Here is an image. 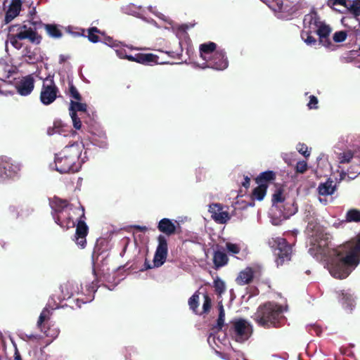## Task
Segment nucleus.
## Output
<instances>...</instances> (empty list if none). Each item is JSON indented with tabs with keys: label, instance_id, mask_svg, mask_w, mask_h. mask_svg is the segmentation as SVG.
I'll return each instance as SVG.
<instances>
[{
	"label": "nucleus",
	"instance_id": "20e7f679",
	"mask_svg": "<svg viewBox=\"0 0 360 360\" xmlns=\"http://www.w3.org/2000/svg\"><path fill=\"white\" fill-rule=\"evenodd\" d=\"M200 58L204 61L196 64L200 68H212L216 70H224L229 66V60L224 50L217 49V44L210 41L199 46Z\"/></svg>",
	"mask_w": 360,
	"mask_h": 360
},
{
	"label": "nucleus",
	"instance_id": "423d86ee",
	"mask_svg": "<svg viewBox=\"0 0 360 360\" xmlns=\"http://www.w3.org/2000/svg\"><path fill=\"white\" fill-rule=\"evenodd\" d=\"M338 162L339 165H349L346 172L342 171L341 179H343L345 176L350 179H354L360 174V153L356 154L350 149L345 150L338 154ZM339 167H341L340 165Z\"/></svg>",
	"mask_w": 360,
	"mask_h": 360
},
{
	"label": "nucleus",
	"instance_id": "4468645a",
	"mask_svg": "<svg viewBox=\"0 0 360 360\" xmlns=\"http://www.w3.org/2000/svg\"><path fill=\"white\" fill-rule=\"evenodd\" d=\"M158 244L153 258L154 267L161 266L165 262L168 253L167 240L166 237L163 235H160L158 237Z\"/></svg>",
	"mask_w": 360,
	"mask_h": 360
},
{
	"label": "nucleus",
	"instance_id": "a211bd4d",
	"mask_svg": "<svg viewBox=\"0 0 360 360\" xmlns=\"http://www.w3.org/2000/svg\"><path fill=\"white\" fill-rule=\"evenodd\" d=\"M17 31L16 35L21 40L27 39L32 43L39 44L40 42V37L30 27L27 25L19 26Z\"/></svg>",
	"mask_w": 360,
	"mask_h": 360
},
{
	"label": "nucleus",
	"instance_id": "052dcab7",
	"mask_svg": "<svg viewBox=\"0 0 360 360\" xmlns=\"http://www.w3.org/2000/svg\"><path fill=\"white\" fill-rule=\"evenodd\" d=\"M319 200L321 203H322L323 205H326L327 204V200L326 198L320 197L319 198Z\"/></svg>",
	"mask_w": 360,
	"mask_h": 360
},
{
	"label": "nucleus",
	"instance_id": "774afa93",
	"mask_svg": "<svg viewBox=\"0 0 360 360\" xmlns=\"http://www.w3.org/2000/svg\"><path fill=\"white\" fill-rule=\"evenodd\" d=\"M15 360H21L19 356L15 357Z\"/></svg>",
	"mask_w": 360,
	"mask_h": 360
},
{
	"label": "nucleus",
	"instance_id": "c85d7f7f",
	"mask_svg": "<svg viewBox=\"0 0 360 360\" xmlns=\"http://www.w3.org/2000/svg\"><path fill=\"white\" fill-rule=\"evenodd\" d=\"M44 29L46 31L48 35L52 38L59 39L62 37V32L56 25H44Z\"/></svg>",
	"mask_w": 360,
	"mask_h": 360
},
{
	"label": "nucleus",
	"instance_id": "7c9ffc66",
	"mask_svg": "<svg viewBox=\"0 0 360 360\" xmlns=\"http://www.w3.org/2000/svg\"><path fill=\"white\" fill-rule=\"evenodd\" d=\"M218 309H219V316L217 320V323L214 326V328H216L218 330H220L222 329L223 326H224V321H225V311H224V306L221 302L219 303Z\"/></svg>",
	"mask_w": 360,
	"mask_h": 360
},
{
	"label": "nucleus",
	"instance_id": "f03ea898",
	"mask_svg": "<svg viewBox=\"0 0 360 360\" xmlns=\"http://www.w3.org/2000/svg\"><path fill=\"white\" fill-rule=\"evenodd\" d=\"M52 209V216L55 222L61 228L69 229L75 226L74 217L80 215L76 226L75 240L78 246L84 248L86 245V237L88 233V226L82 218L84 217V210L82 207H73L66 200L54 197L50 201Z\"/></svg>",
	"mask_w": 360,
	"mask_h": 360
},
{
	"label": "nucleus",
	"instance_id": "58836bf2",
	"mask_svg": "<svg viewBox=\"0 0 360 360\" xmlns=\"http://www.w3.org/2000/svg\"><path fill=\"white\" fill-rule=\"evenodd\" d=\"M203 300L202 311L200 314H207L210 311L212 306V300L207 295H204Z\"/></svg>",
	"mask_w": 360,
	"mask_h": 360
},
{
	"label": "nucleus",
	"instance_id": "473e14b6",
	"mask_svg": "<svg viewBox=\"0 0 360 360\" xmlns=\"http://www.w3.org/2000/svg\"><path fill=\"white\" fill-rule=\"evenodd\" d=\"M313 32L309 30H303L301 33L302 39L308 46H314L316 44V39L311 35Z\"/></svg>",
	"mask_w": 360,
	"mask_h": 360
},
{
	"label": "nucleus",
	"instance_id": "bf43d9fd",
	"mask_svg": "<svg viewBox=\"0 0 360 360\" xmlns=\"http://www.w3.org/2000/svg\"><path fill=\"white\" fill-rule=\"evenodd\" d=\"M243 186L248 187L250 185V179L247 176L245 179V182L243 184Z\"/></svg>",
	"mask_w": 360,
	"mask_h": 360
},
{
	"label": "nucleus",
	"instance_id": "8fccbe9b",
	"mask_svg": "<svg viewBox=\"0 0 360 360\" xmlns=\"http://www.w3.org/2000/svg\"><path fill=\"white\" fill-rule=\"evenodd\" d=\"M318 103V98L315 96L312 95L309 96V101L307 103V107L309 108V109H317Z\"/></svg>",
	"mask_w": 360,
	"mask_h": 360
},
{
	"label": "nucleus",
	"instance_id": "680f3d73",
	"mask_svg": "<svg viewBox=\"0 0 360 360\" xmlns=\"http://www.w3.org/2000/svg\"><path fill=\"white\" fill-rule=\"evenodd\" d=\"M6 0H0V11L4 8Z\"/></svg>",
	"mask_w": 360,
	"mask_h": 360
},
{
	"label": "nucleus",
	"instance_id": "3c124183",
	"mask_svg": "<svg viewBox=\"0 0 360 360\" xmlns=\"http://www.w3.org/2000/svg\"><path fill=\"white\" fill-rule=\"evenodd\" d=\"M214 287L219 294L223 293L225 290V284L221 280L214 281Z\"/></svg>",
	"mask_w": 360,
	"mask_h": 360
},
{
	"label": "nucleus",
	"instance_id": "1a4fd4ad",
	"mask_svg": "<svg viewBox=\"0 0 360 360\" xmlns=\"http://www.w3.org/2000/svg\"><path fill=\"white\" fill-rule=\"evenodd\" d=\"M252 326L243 319H235L231 321L230 334L232 338L238 342L247 341L252 334Z\"/></svg>",
	"mask_w": 360,
	"mask_h": 360
},
{
	"label": "nucleus",
	"instance_id": "a19ab883",
	"mask_svg": "<svg viewBox=\"0 0 360 360\" xmlns=\"http://www.w3.org/2000/svg\"><path fill=\"white\" fill-rule=\"evenodd\" d=\"M347 37V34L345 31L335 32L333 35V39L336 43L343 42Z\"/></svg>",
	"mask_w": 360,
	"mask_h": 360
},
{
	"label": "nucleus",
	"instance_id": "dca6fc26",
	"mask_svg": "<svg viewBox=\"0 0 360 360\" xmlns=\"http://www.w3.org/2000/svg\"><path fill=\"white\" fill-rule=\"evenodd\" d=\"M332 32V28L329 25H327L325 21L321 20L316 29L314 31L319 36V43L324 47L333 50L334 46L329 36Z\"/></svg>",
	"mask_w": 360,
	"mask_h": 360
},
{
	"label": "nucleus",
	"instance_id": "39448f33",
	"mask_svg": "<svg viewBox=\"0 0 360 360\" xmlns=\"http://www.w3.org/2000/svg\"><path fill=\"white\" fill-rule=\"evenodd\" d=\"M286 310V307L274 302H268L257 309L254 319L259 326L279 327L285 319L283 312Z\"/></svg>",
	"mask_w": 360,
	"mask_h": 360
},
{
	"label": "nucleus",
	"instance_id": "6e6d98bb",
	"mask_svg": "<svg viewBox=\"0 0 360 360\" xmlns=\"http://www.w3.org/2000/svg\"><path fill=\"white\" fill-rule=\"evenodd\" d=\"M86 290L89 293L95 292L96 291V284L91 282L90 284L86 285Z\"/></svg>",
	"mask_w": 360,
	"mask_h": 360
},
{
	"label": "nucleus",
	"instance_id": "ea45409f",
	"mask_svg": "<svg viewBox=\"0 0 360 360\" xmlns=\"http://www.w3.org/2000/svg\"><path fill=\"white\" fill-rule=\"evenodd\" d=\"M296 149L298 151V153L304 155L305 158H308L310 156L311 152L306 144L299 143L296 146Z\"/></svg>",
	"mask_w": 360,
	"mask_h": 360
},
{
	"label": "nucleus",
	"instance_id": "09e8293b",
	"mask_svg": "<svg viewBox=\"0 0 360 360\" xmlns=\"http://www.w3.org/2000/svg\"><path fill=\"white\" fill-rule=\"evenodd\" d=\"M226 250L230 253L238 254L240 252V248L236 244H233V243H227L226 244Z\"/></svg>",
	"mask_w": 360,
	"mask_h": 360
},
{
	"label": "nucleus",
	"instance_id": "bb28decb",
	"mask_svg": "<svg viewBox=\"0 0 360 360\" xmlns=\"http://www.w3.org/2000/svg\"><path fill=\"white\" fill-rule=\"evenodd\" d=\"M121 9L124 13L143 18L141 8L133 4L124 5L122 6Z\"/></svg>",
	"mask_w": 360,
	"mask_h": 360
},
{
	"label": "nucleus",
	"instance_id": "a18cd8bd",
	"mask_svg": "<svg viewBox=\"0 0 360 360\" xmlns=\"http://www.w3.org/2000/svg\"><path fill=\"white\" fill-rule=\"evenodd\" d=\"M69 94L75 101H81V96L77 88L72 84H70L69 86Z\"/></svg>",
	"mask_w": 360,
	"mask_h": 360
},
{
	"label": "nucleus",
	"instance_id": "e433bc0d",
	"mask_svg": "<svg viewBox=\"0 0 360 360\" xmlns=\"http://www.w3.org/2000/svg\"><path fill=\"white\" fill-rule=\"evenodd\" d=\"M65 130L62 127L60 122H56L54 123V126L52 129H49L48 130V134L49 135H53L58 134L59 135H62L66 136L67 134H65Z\"/></svg>",
	"mask_w": 360,
	"mask_h": 360
},
{
	"label": "nucleus",
	"instance_id": "2f4dec72",
	"mask_svg": "<svg viewBox=\"0 0 360 360\" xmlns=\"http://www.w3.org/2000/svg\"><path fill=\"white\" fill-rule=\"evenodd\" d=\"M275 177V174L272 171H266L262 172L256 179V181L258 184H266V182L273 180Z\"/></svg>",
	"mask_w": 360,
	"mask_h": 360
},
{
	"label": "nucleus",
	"instance_id": "5fc2aeb1",
	"mask_svg": "<svg viewBox=\"0 0 360 360\" xmlns=\"http://www.w3.org/2000/svg\"><path fill=\"white\" fill-rule=\"evenodd\" d=\"M290 214H291L283 213L280 216L281 219H272L271 223L274 225H278L282 220L288 219Z\"/></svg>",
	"mask_w": 360,
	"mask_h": 360
},
{
	"label": "nucleus",
	"instance_id": "2eb2a0df",
	"mask_svg": "<svg viewBox=\"0 0 360 360\" xmlns=\"http://www.w3.org/2000/svg\"><path fill=\"white\" fill-rule=\"evenodd\" d=\"M18 94L22 96H29L34 88V79L32 75L20 78L15 83Z\"/></svg>",
	"mask_w": 360,
	"mask_h": 360
},
{
	"label": "nucleus",
	"instance_id": "13d9d810",
	"mask_svg": "<svg viewBox=\"0 0 360 360\" xmlns=\"http://www.w3.org/2000/svg\"><path fill=\"white\" fill-rule=\"evenodd\" d=\"M67 60V57L64 55H60L59 57L60 63H64Z\"/></svg>",
	"mask_w": 360,
	"mask_h": 360
},
{
	"label": "nucleus",
	"instance_id": "0eeeda50",
	"mask_svg": "<svg viewBox=\"0 0 360 360\" xmlns=\"http://www.w3.org/2000/svg\"><path fill=\"white\" fill-rule=\"evenodd\" d=\"M114 46V51L118 58L120 59H127L129 61L136 62L143 65H152L153 63H158V57L153 53H136L134 56L129 52L135 48L119 42L117 46Z\"/></svg>",
	"mask_w": 360,
	"mask_h": 360
},
{
	"label": "nucleus",
	"instance_id": "69168bd1",
	"mask_svg": "<svg viewBox=\"0 0 360 360\" xmlns=\"http://www.w3.org/2000/svg\"><path fill=\"white\" fill-rule=\"evenodd\" d=\"M139 229L140 230H146V227H141V226H139Z\"/></svg>",
	"mask_w": 360,
	"mask_h": 360
},
{
	"label": "nucleus",
	"instance_id": "4c0bfd02",
	"mask_svg": "<svg viewBox=\"0 0 360 360\" xmlns=\"http://www.w3.org/2000/svg\"><path fill=\"white\" fill-rule=\"evenodd\" d=\"M284 201V198L283 196L282 191L281 190H277L273 195L272 202L273 207L271 211L273 212L274 209L277 208V205L276 204L278 202H282Z\"/></svg>",
	"mask_w": 360,
	"mask_h": 360
},
{
	"label": "nucleus",
	"instance_id": "6e6552de",
	"mask_svg": "<svg viewBox=\"0 0 360 360\" xmlns=\"http://www.w3.org/2000/svg\"><path fill=\"white\" fill-rule=\"evenodd\" d=\"M269 245L276 257L277 266L283 265L285 262L290 260L292 248L291 246L287 243L285 238L272 237L269 240Z\"/></svg>",
	"mask_w": 360,
	"mask_h": 360
},
{
	"label": "nucleus",
	"instance_id": "f704fd0d",
	"mask_svg": "<svg viewBox=\"0 0 360 360\" xmlns=\"http://www.w3.org/2000/svg\"><path fill=\"white\" fill-rule=\"evenodd\" d=\"M347 221L360 222V210L352 209L349 210L346 214Z\"/></svg>",
	"mask_w": 360,
	"mask_h": 360
},
{
	"label": "nucleus",
	"instance_id": "aec40b11",
	"mask_svg": "<svg viewBox=\"0 0 360 360\" xmlns=\"http://www.w3.org/2000/svg\"><path fill=\"white\" fill-rule=\"evenodd\" d=\"M61 291L63 294L64 299L70 298L75 295L84 293L82 285L74 281L68 282L61 286Z\"/></svg>",
	"mask_w": 360,
	"mask_h": 360
},
{
	"label": "nucleus",
	"instance_id": "6ab92c4d",
	"mask_svg": "<svg viewBox=\"0 0 360 360\" xmlns=\"http://www.w3.org/2000/svg\"><path fill=\"white\" fill-rule=\"evenodd\" d=\"M321 22V19L318 13L312 11L304 15L303 20L304 30L314 32Z\"/></svg>",
	"mask_w": 360,
	"mask_h": 360
},
{
	"label": "nucleus",
	"instance_id": "72a5a7b5",
	"mask_svg": "<svg viewBox=\"0 0 360 360\" xmlns=\"http://www.w3.org/2000/svg\"><path fill=\"white\" fill-rule=\"evenodd\" d=\"M198 301H199L198 292H195L188 300L189 307L195 314H198Z\"/></svg>",
	"mask_w": 360,
	"mask_h": 360
},
{
	"label": "nucleus",
	"instance_id": "4d7b16f0",
	"mask_svg": "<svg viewBox=\"0 0 360 360\" xmlns=\"http://www.w3.org/2000/svg\"><path fill=\"white\" fill-rule=\"evenodd\" d=\"M288 154H287V153H283V154L282 155V158H283V160H284L286 163L290 164V160L288 159Z\"/></svg>",
	"mask_w": 360,
	"mask_h": 360
},
{
	"label": "nucleus",
	"instance_id": "393cba45",
	"mask_svg": "<svg viewBox=\"0 0 360 360\" xmlns=\"http://www.w3.org/2000/svg\"><path fill=\"white\" fill-rule=\"evenodd\" d=\"M340 301L343 307L352 311L355 306V300L350 291H342L340 297Z\"/></svg>",
	"mask_w": 360,
	"mask_h": 360
},
{
	"label": "nucleus",
	"instance_id": "4be33fe9",
	"mask_svg": "<svg viewBox=\"0 0 360 360\" xmlns=\"http://www.w3.org/2000/svg\"><path fill=\"white\" fill-rule=\"evenodd\" d=\"M21 9L20 0H12L9 5V8L6 11L5 16V21L6 23L10 22L13 20L20 13Z\"/></svg>",
	"mask_w": 360,
	"mask_h": 360
},
{
	"label": "nucleus",
	"instance_id": "de8ad7c7",
	"mask_svg": "<svg viewBox=\"0 0 360 360\" xmlns=\"http://www.w3.org/2000/svg\"><path fill=\"white\" fill-rule=\"evenodd\" d=\"M49 315H50V311L45 308L41 313L40 316H39V320L37 321V325L38 326H40L42 323L49 317Z\"/></svg>",
	"mask_w": 360,
	"mask_h": 360
},
{
	"label": "nucleus",
	"instance_id": "338daca9",
	"mask_svg": "<svg viewBox=\"0 0 360 360\" xmlns=\"http://www.w3.org/2000/svg\"><path fill=\"white\" fill-rule=\"evenodd\" d=\"M91 300H92V299H90V300H89L82 301V303H86V302H87L91 301Z\"/></svg>",
	"mask_w": 360,
	"mask_h": 360
},
{
	"label": "nucleus",
	"instance_id": "5701e85b",
	"mask_svg": "<svg viewBox=\"0 0 360 360\" xmlns=\"http://www.w3.org/2000/svg\"><path fill=\"white\" fill-rule=\"evenodd\" d=\"M255 271L252 267L248 266L240 271L236 278V283L238 285H243L250 283L254 277Z\"/></svg>",
	"mask_w": 360,
	"mask_h": 360
},
{
	"label": "nucleus",
	"instance_id": "a878e982",
	"mask_svg": "<svg viewBox=\"0 0 360 360\" xmlns=\"http://www.w3.org/2000/svg\"><path fill=\"white\" fill-rule=\"evenodd\" d=\"M91 142L94 145L99 148H106L108 146L107 137L105 133L101 131L98 133H94L91 137Z\"/></svg>",
	"mask_w": 360,
	"mask_h": 360
},
{
	"label": "nucleus",
	"instance_id": "864d4df0",
	"mask_svg": "<svg viewBox=\"0 0 360 360\" xmlns=\"http://www.w3.org/2000/svg\"><path fill=\"white\" fill-rule=\"evenodd\" d=\"M120 41L114 40L112 37H108L105 38L103 43L114 49L113 46H117Z\"/></svg>",
	"mask_w": 360,
	"mask_h": 360
},
{
	"label": "nucleus",
	"instance_id": "7ed1b4c3",
	"mask_svg": "<svg viewBox=\"0 0 360 360\" xmlns=\"http://www.w3.org/2000/svg\"><path fill=\"white\" fill-rule=\"evenodd\" d=\"M84 149V146L82 142L66 146L55 155L50 168L60 174L78 172L87 159L86 152L83 153Z\"/></svg>",
	"mask_w": 360,
	"mask_h": 360
},
{
	"label": "nucleus",
	"instance_id": "603ef678",
	"mask_svg": "<svg viewBox=\"0 0 360 360\" xmlns=\"http://www.w3.org/2000/svg\"><path fill=\"white\" fill-rule=\"evenodd\" d=\"M8 85V84L5 81L0 79V94L5 96L12 94L10 91L6 89Z\"/></svg>",
	"mask_w": 360,
	"mask_h": 360
},
{
	"label": "nucleus",
	"instance_id": "49530a36",
	"mask_svg": "<svg viewBox=\"0 0 360 360\" xmlns=\"http://www.w3.org/2000/svg\"><path fill=\"white\" fill-rule=\"evenodd\" d=\"M148 9L151 12V13H153L157 17H158L159 18H160L161 20H162L163 21L165 22H168L169 24H171V20L170 19L165 15L164 14L162 13H158L155 10V8H153L152 6H149L148 8Z\"/></svg>",
	"mask_w": 360,
	"mask_h": 360
},
{
	"label": "nucleus",
	"instance_id": "c03bdc74",
	"mask_svg": "<svg viewBox=\"0 0 360 360\" xmlns=\"http://www.w3.org/2000/svg\"><path fill=\"white\" fill-rule=\"evenodd\" d=\"M0 69L7 74H11L14 72L13 68L4 59L0 60Z\"/></svg>",
	"mask_w": 360,
	"mask_h": 360
},
{
	"label": "nucleus",
	"instance_id": "c756f323",
	"mask_svg": "<svg viewBox=\"0 0 360 360\" xmlns=\"http://www.w3.org/2000/svg\"><path fill=\"white\" fill-rule=\"evenodd\" d=\"M267 185L262 184H259L252 191V198L257 200H262L266 193Z\"/></svg>",
	"mask_w": 360,
	"mask_h": 360
},
{
	"label": "nucleus",
	"instance_id": "f3484780",
	"mask_svg": "<svg viewBox=\"0 0 360 360\" xmlns=\"http://www.w3.org/2000/svg\"><path fill=\"white\" fill-rule=\"evenodd\" d=\"M209 212L212 218L219 224H224L230 219L227 212L223 211L222 206L219 203H214L209 206Z\"/></svg>",
	"mask_w": 360,
	"mask_h": 360
},
{
	"label": "nucleus",
	"instance_id": "ddd939ff",
	"mask_svg": "<svg viewBox=\"0 0 360 360\" xmlns=\"http://www.w3.org/2000/svg\"><path fill=\"white\" fill-rule=\"evenodd\" d=\"M86 110L87 105L86 103H81L80 101H70L69 107L70 116L76 129H81L82 122L79 116L86 112Z\"/></svg>",
	"mask_w": 360,
	"mask_h": 360
},
{
	"label": "nucleus",
	"instance_id": "f8f14e48",
	"mask_svg": "<svg viewBox=\"0 0 360 360\" xmlns=\"http://www.w3.org/2000/svg\"><path fill=\"white\" fill-rule=\"evenodd\" d=\"M58 92L53 77H46L44 79L41 91L40 93V101L45 105H49L53 103Z\"/></svg>",
	"mask_w": 360,
	"mask_h": 360
},
{
	"label": "nucleus",
	"instance_id": "9b49d317",
	"mask_svg": "<svg viewBox=\"0 0 360 360\" xmlns=\"http://www.w3.org/2000/svg\"><path fill=\"white\" fill-rule=\"evenodd\" d=\"M21 168L20 162L7 156L0 157V182L18 176Z\"/></svg>",
	"mask_w": 360,
	"mask_h": 360
},
{
	"label": "nucleus",
	"instance_id": "c9c22d12",
	"mask_svg": "<svg viewBox=\"0 0 360 360\" xmlns=\"http://www.w3.org/2000/svg\"><path fill=\"white\" fill-rule=\"evenodd\" d=\"M88 39L92 43H97L99 41V37L97 34H101V32L96 27H91L88 30Z\"/></svg>",
	"mask_w": 360,
	"mask_h": 360
},
{
	"label": "nucleus",
	"instance_id": "0e129e2a",
	"mask_svg": "<svg viewBox=\"0 0 360 360\" xmlns=\"http://www.w3.org/2000/svg\"><path fill=\"white\" fill-rule=\"evenodd\" d=\"M58 331L57 330H56L54 331V333H53V336H57V335H58Z\"/></svg>",
	"mask_w": 360,
	"mask_h": 360
},
{
	"label": "nucleus",
	"instance_id": "79ce46f5",
	"mask_svg": "<svg viewBox=\"0 0 360 360\" xmlns=\"http://www.w3.org/2000/svg\"><path fill=\"white\" fill-rule=\"evenodd\" d=\"M8 40L11 45L16 49H20L22 47V43L20 42L21 39L18 37L16 34H10L8 36Z\"/></svg>",
	"mask_w": 360,
	"mask_h": 360
},
{
	"label": "nucleus",
	"instance_id": "cd10ccee",
	"mask_svg": "<svg viewBox=\"0 0 360 360\" xmlns=\"http://www.w3.org/2000/svg\"><path fill=\"white\" fill-rule=\"evenodd\" d=\"M213 262L217 268L221 267L228 262L227 255L224 252L216 251L214 254Z\"/></svg>",
	"mask_w": 360,
	"mask_h": 360
},
{
	"label": "nucleus",
	"instance_id": "412c9836",
	"mask_svg": "<svg viewBox=\"0 0 360 360\" xmlns=\"http://www.w3.org/2000/svg\"><path fill=\"white\" fill-rule=\"evenodd\" d=\"M175 223L168 218H163L158 222V229L160 232L171 236L176 231Z\"/></svg>",
	"mask_w": 360,
	"mask_h": 360
},
{
	"label": "nucleus",
	"instance_id": "37998d69",
	"mask_svg": "<svg viewBox=\"0 0 360 360\" xmlns=\"http://www.w3.org/2000/svg\"><path fill=\"white\" fill-rule=\"evenodd\" d=\"M308 169L307 162L304 160L298 161L295 165V171L299 174H304Z\"/></svg>",
	"mask_w": 360,
	"mask_h": 360
},
{
	"label": "nucleus",
	"instance_id": "b1692460",
	"mask_svg": "<svg viewBox=\"0 0 360 360\" xmlns=\"http://www.w3.org/2000/svg\"><path fill=\"white\" fill-rule=\"evenodd\" d=\"M336 190L335 183L328 179L326 182L321 183L318 186V192L320 195L328 196L334 193Z\"/></svg>",
	"mask_w": 360,
	"mask_h": 360
},
{
	"label": "nucleus",
	"instance_id": "e2e57ef3",
	"mask_svg": "<svg viewBox=\"0 0 360 360\" xmlns=\"http://www.w3.org/2000/svg\"><path fill=\"white\" fill-rule=\"evenodd\" d=\"M278 10L281 11L282 10V4L281 5L278 4Z\"/></svg>",
	"mask_w": 360,
	"mask_h": 360
},
{
	"label": "nucleus",
	"instance_id": "f257e3e1",
	"mask_svg": "<svg viewBox=\"0 0 360 360\" xmlns=\"http://www.w3.org/2000/svg\"><path fill=\"white\" fill-rule=\"evenodd\" d=\"M307 233L310 240L309 254L323 262L330 275L343 279L360 262V234L338 248L330 247V236L316 221H309Z\"/></svg>",
	"mask_w": 360,
	"mask_h": 360
},
{
	"label": "nucleus",
	"instance_id": "9d476101",
	"mask_svg": "<svg viewBox=\"0 0 360 360\" xmlns=\"http://www.w3.org/2000/svg\"><path fill=\"white\" fill-rule=\"evenodd\" d=\"M330 4L333 6L340 5L349 11L354 17H343L341 22L344 26H349V22L351 21L354 25L353 27L360 26V20L357 17L360 15V0H330Z\"/></svg>",
	"mask_w": 360,
	"mask_h": 360
}]
</instances>
